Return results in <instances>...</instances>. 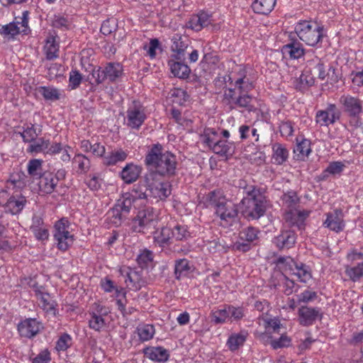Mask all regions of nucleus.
I'll use <instances>...</instances> for the list:
<instances>
[{"instance_id":"1","label":"nucleus","mask_w":363,"mask_h":363,"mask_svg":"<svg viewBox=\"0 0 363 363\" xmlns=\"http://www.w3.org/2000/svg\"><path fill=\"white\" fill-rule=\"evenodd\" d=\"M145 164L161 176L171 177L176 174V156L169 151L163 152V147L160 143L151 147L145 156Z\"/></svg>"},{"instance_id":"2","label":"nucleus","mask_w":363,"mask_h":363,"mask_svg":"<svg viewBox=\"0 0 363 363\" xmlns=\"http://www.w3.org/2000/svg\"><path fill=\"white\" fill-rule=\"evenodd\" d=\"M246 196L242 199L243 215L248 219L257 220L265 214L269 206L267 197L254 186L245 187Z\"/></svg>"},{"instance_id":"3","label":"nucleus","mask_w":363,"mask_h":363,"mask_svg":"<svg viewBox=\"0 0 363 363\" xmlns=\"http://www.w3.org/2000/svg\"><path fill=\"white\" fill-rule=\"evenodd\" d=\"M211 205L216 208V213L222 220L229 221L238 215L235 205L226 199L220 191H213L208 194Z\"/></svg>"},{"instance_id":"4","label":"nucleus","mask_w":363,"mask_h":363,"mask_svg":"<svg viewBox=\"0 0 363 363\" xmlns=\"http://www.w3.org/2000/svg\"><path fill=\"white\" fill-rule=\"evenodd\" d=\"M69 228L70 223L66 218H62L55 223L53 238L57 247L61 251L67 250L74 242V235L71 233Z\"/></svg>"},{"instance_id":"5","label":"nucleus","mask_w":363,"mask_h":363,"mask_svg":"<svg viewBox=\"0 0 363 363\" xmlns=\"http://www.w3.org/2000/svg\"><path fill=\"white\" fill-rule=\"evenodd\" d=\"M295 31L302 41L311 46L315 45L323 37V28L315 23L299 22L295 27Z\"/></svg>"},{"instance_id":"6","label":"nucleus","mask_w":363,"mask_h":363,"mask_svg":"<svg viewBox=\"0 0 363 363\" xmlns=\"http://www.w3.org/2000/svg\"><path fill=\"white\" fill-rule=\"evenodd\" d=\"M253 99L248 94L238 93L235 89L228 88L224 90L223 101L230 109L243 108L252 111L255 109L252 104Z\"/></svg>"},{"instance_id":"7","label":"nucleus","mask_w":363,"mask_h":363,"mask_svg":"<svg viewBox=\"0 0 363 363\" xmlns=\"http://www.w3.org/2000/svg\"><path fill=\"white\" fill-rule=\"evenodd\" d=\"M346 259L350 264L345 266V274L353 282L358 281L363 277V252L352 249L347 253Z\"/></svg>"},{"instance_id":"8","label":"nucleus","mask_w":363,"mask_h":363,"mask_svg":"<svg viewBox=\"0 0 363 363\" xmlns=\"http://www.w3.org/2000/svg\"><path fill=\"white\" fill-rule=\"evenodd\" d=\"M224 80L225 82H230V84L234 80V89L238 93L248 94L255 87L254 81L250 77L247 69L242 66L238 67V69L234 72L233 77L227 75L224 77Z\"/></svg>"},{"instance_id":"9","label":"nucleus","mask_w":363,"mask_h":363,"mask_svg":"<svg viewBox=\"0 0 363 363\" xmlns=\"http://www.w3.org/2000/svg\"><path fill=\"white\" fill-rule=\"evenodd\" d=\"M335 70V68L332 66L326 70L323 61L316 56L306 61V72L313 74L315 77H317L320 80H325L328 77L331 83L337 82Z\"/></svg>"},{"instance_id":"10","label":"nucleus","mask_w":363,"mask_h":363,"mask_svg":"<svg viewBox=\"0 0 363 363\" xmlns=\"http://www.w3.org/2000/svg\"><path fill=\"white\" fill-rule=\"evenodd\" d=\"M123 67L121 64L117 62H109L102 68L97 67L93 69L91 72L92 78L96 84H100L108 79L113 82L121 76Z\"/></svg>"},{"instance_id":"11","label":"nucleus","mask_w":363,"mask_h":363,"mask_svg":"<svg viewBox=\"0 0 363 363\" xmlns=\"http://www.w3.org/2000/svg\"><path fill=\"white\" fill-rule=\"evenodd\" d=\"M125 118L128 127L138 130L147 118L145 108L140 101H133L127 109Z\"/></svg>"},{"instance_id":"12","label":"nucleus","mask_w":363,"mask_h":363,"mask_svg":"<svg viewBox=\"0 0 363 363\" xmlns=\"http://www.w3.org/2000/svg\"><path fill=\"white\" fill-rule=\"evenodd\" d=\"M156 223V215L153 209L147 208L138 211L133 220V229L135 232L145 233L150 229L155 228Z\"/></svg>"},{"instance_id":"13","label":"nucleus","mask_w":363,"mask_h":363,"mask_svg":"<svg viewBox=\"0 0 363 363\" xmlns=\"http://www.w3.org/2000/svg\"><path fill=\"white\" fill-rule=\"evenodd\" d=\"M340 103L342 106L344 111L350 118L356 119L355 126H359L360 123L358 118L363 111L362 101L351 95H342L340 98Z\"/></svg>"},{"instance_id":"14","label":"nucleus","mask_w":363,"mask_h":363,"mask_svg":"<svg viewBox=\"0 0 363 363\" xmlns=\"http://www.w3.org/2000/svg\"><path fill=\"white\" fill-rule=\"evenodd\" d=\"M341 111L334 104L327 105L325 110H319L315 114V122L321 126H328L340 119Z\"/></svg>"},{"instance_id":"15","label":"nucleus","mask_w":363,"mask_h":363,"mask_svg":"<svg viewBox=\"0 0 363 363\" xmlns=\"http://www.w3.org/2000/svg\"><path fill=\"white\" fill-rule=\"evenodd\" d=\"M133 191L135 192V195L125 194L122 198L119 199L115 204L126 218L129 215L135 199H143L147 198L146 193L143 192L141 190L138 191V189H134Z\"/></svg>"},{"instance_id":"16","label":"nucleus","mask_w":363,"mask_h":363,"mask_svg":"<svg viewBox=\"0 0 363 363\" xmlns=\"http://www.w3.org/2000/svg\"><path fill=\"white\" fill-rule=\"evenodd\" d=\"M326 219L323 225L325 228H329L335 233L342 231L345 227L343 218V213L340 209H335L332 212L325 214Z\"/></svg>"},{"instance_id":"17","label":"nucleus","mask_w":363,"mask_h":363,"mask_svg":"<svg viewBox=\"0 0 363 363\" xmlns=\"http://www.w3.org/2000/svg\"><path fill=\"white\" fill-rule=\"evenodd\" d=\"M40 307L48 314L55 316L57 313V303L50 295L43 291L41 287H36L34 290Z\"/></svg>"},{"instance_id":"18","label":"nucleus","mask_w":363,"mask_h":363,"mask_svg":"<svg viewBox=\"0 0 363 363\" xmlns=\"http://www.w3.org/2000/svg\"><path fill=\"white\" fill-rule=\"evenodd\" d=\"M310 211L290 209L285 214L284 219L291 227H296L298 230L304 229L305 220L308 217Z\"/></svg>"},{"instance_id":"19","label":"nucleus","mask_w":363,"mask_h":363,"mask_svg":"<svg viewBox=\"0 0 363 363\" xmlns=\"http://www.w3.org/2000/svg\"><path fill=\"white\" fill-rule=\"evenodd\" d=\"M30 230L38 240L44 241L49 238L48 225L40 215H33Z\"/></svg>"},{"instance_id":"20","label":"nucleus","mask_w":363,"mask_h":363,"mask_svg":"<svg viewBox=\"0 0 363 363\" xmlns=\"http://www.w3.org/2000/svg\"><path fill=\"white\" fill-rule=\"evenodd\" d=\"M43 328L42 323L35 318H27L18 325V330L22 337L31 338Z\"/></svg>"},{"instance_id":"21","label":"nucleus","mask_w":363,"mask_h":363,"mask_svg":"<svg viewBox=\"0 0 363 363\" xmlns=\"http://www.w3.org/2000/svg\"><path fill=\"white\" fill-rule=\"evenodd\" d=\"M145 192L147 196H150L163 200L170 195L171 186L167 182H153L148 185V188Z\"/></svg>"},{"instance_id":"22","label":"nucleus","mask_w":363,"mask_h":363,"mask_svg":"<svg viewBox=\"0 0 363 363\" xmlns=\"http://www.w3.org/2000/svg\"><path fill=\"white\" fill-rule=\"evenodd\" d=\"M298 320L301 325L309 326L318 319L321 318L320 309L308 306H301L298 311Z\"/></svg>"},{"instance_id":"23","label":"nucleus","mask_w":363,"mask_h":363,"mask_svg":"<svg viewBox=\"0 0 363 363\" xmlns=\"http://www.w3.org/2000/svg\"><path fill=\"white\" fill-rule=\"evenodd\" d=\"M172 50L174 54L172 57L176 60L184 61L185 60L186 51L189 48L188 40L181 35L176 34L173 36Z\"/></svg>"},{"instance_id":"24","label":"nucleus","mask_w":363,"mask_h":363,"mask_svg":"<svg viewBox=\"0 0 363 363\" xmlns=\"http://www.w3.org/2000/svg\"><path fill=\"white\" fill-rule=\"evenodd\" d=\"M212 16L206 12H200L192 16L186 23V27L194 31H200L212 22Z\"/></svg>"},{"instance_id":"25","label":"nucleus","mask_w":363,"mask_h":363,"mask_svg":"<svg viewBox=\"0 0 363 363\" xmlns=\"http://www.w3.org/2000/svg\"><path fill=\"white\" fill-rule=\"evenodd\" d=\"M296 235L293 230H283L279 235L274 237L273 243L279 249H289L292 247L296 243Z\"/></svg>"},{"instance_id":"26","label":"nucleus","mask_w":363,"mask_h":363,"mask_svg":"<svg viewBox=\"0 0 363 363\" xmlns=\"http://www.w3.org/2000/svg\"><path fill=\"white\" fill-rule=\"evenodd\" d=\"M38 179L39 190L43 194L52 193L57 185L53 172H45Z\"/></svg>"},{"instance_id":"27","label":"nucleus","mask_w":363,"mask_h":363,"mask_svg":"<svg viewBox=\"0 0 363 363\" xmlns=\"http://www.w3.org/2000/svg\"><path fill=\"white\" fill-rule=\"evenodd\" d=\"M142 168L133 163L127 164L121 170L120 175L125 184L135 182L141 174Z\"/></svg>"},{"instance_id":"28","label":"nucleus","mask_w":363,"mask_h":363,"mask_svg":"<svg viewBox=\"0 0 363 363\" xmlns=\"http://www.w3.org/2000/svg\"><path fill=\"white\" fill-rule=\"evenodd\" d=\"M27 200L23 196H11L9 200L5 203L6 212L11 213L13 215L19 213L25 207Z\"/></svg>"},{"instance_id":"29","label":"nucleus","mask_w":363,"mask_h":363,"mask_svg":"<svg viewBox=\"0 0 363 363\" xmlns=\"http://www.w3.org/2000/svg\"><path fill=\"white\" fill-rule=\"evenodd\" d=\"M168 65L169 66L171 72L174 77L181 79H186L189 77L191 69L187 65L184 64L183 61H175L174 58L170 59L168 61Z\"/></svg>"},{"instance_id":"30","label":"nucleus","mask_w":363,"mask_h":363,"mask_svg":"<svg viewBox=\"0 0 363 363\" xmlns=\"http://www.w3.org/2000/svg\"><path fill=\"white\" fill-rule=\"evenodd\" d=\"M128 152L122 148H116L104 157L103 162L106 166H113L122 162L128 157Z\"/></svg>"},{"instance_id":"31","label":"nucleus","mask_w":363,"mask_h":363,"mask_svg":"<svg viewBox=\"0 0 363 363\" xmlns=\"http://www.w3.org/2000/svg\"><path fill=\"white\" fill-rule=\"evenodd\" d=\"M22 182L19 179L13 178L12 176L6 182L5 189L0 190V206H5L6 202L9 200L10 191L16 187H20Z\"/></svg>"},{"instance_id":"32","label":"nucleus","mask_w":363,"mask_h":363,"mask_svg":"<svg viewBox=\"0 0 363 363\" xmlns=\"http://www.w3.org/2000/svg\"><path fill=\"white\" fill-rule=\"evenodd\" d=\"M145 354L149 359L156 362H166L169 358L168 351L162 347H148L145 350Z\"/></svg>"},{"instance_id":"33","label":"nucleus","mask_w":363,"mask_h":363,"mask_svg":"<svg viewBox=\"0 0 363 363\" xmlns=\"http://www.w3.org/2000/svg\"><path fill=\"white\" fill-rule=\"evenodd\" d=\"M276 2L277 0H255L252 9L257 13L267 15L272 11Z\"/></svg>"},{"instance_id":"34","label":"nucleus","mask_w":363,"mask_h":363,"mask_svg":"<svg viewBox=\"0 0 363 363\" xmlns=\"http://www.w3.org/2000/svg\"><path fill=\"white\" fill-rule=\"evenodd\" d=\"M273 155L272 160L277 164H284L289 157V150L286 147L280 143H275L272 147Z\"/></svg>"},{"instance_id":"35","label":"nucleus","mask_w":363,"mask_h":363,"mask_svg":"<svg viewBox=\"0 0 363 363\" xmlns=\"http://www.w3.org/2000/svg\"><path fill=\"white\" fill-rule=\"evenodd\" d=\"M282 52L291 59H298L304 55V50L299 43H291L283 46Z\"/></svg>"},{"instance_id":"36","label":"nucleus","mask_w":363,"mask_h":363,"mask_svg":"<svg viewBox=\"0 0 363 363\" xmlns=\"http://www.w3.org/2000/svg\"><path fill=\"white\" fill-rule=\"evenodd\" d=\"M247 336V333L245 331L231 334L227 341V345L230 350L235 351L238 350L246 341Z\"/></svg>"},{"instance_id":"37","label":"nucleus","mask_w":363,"mask_h":363,"mask_svg":"<svg viewBox=\"0 0 363 363\" xmlns=\"http://www.w3.org/2000/svg\"><path fill=\"white\" fill-rule=\"evenodd\" d=\"M46 59L52 60L58 57L59 44L53 36L49 37L44 47Z\"/></svg>"},{"instance_id":"38","label":"nucleus","mask_w":363,"mask_h":363,"mask_svg":"<svg viewBox=\"0 0 363 363\" xmlns=\"http://www.w3.org/2000/svg\"><path fill=\"white\" fill-rule=\"evenodd\" d=\"M311 152V141L307 139H303L298 142L294 150V152L298 160H303L308 157Z\"/></svg>"},{"instance_id":"39","label":"nucleus","mask_w":363,"mask_h":363,"mask_svg":"<svg viewBox=\"0 0 363 363\" xmlns=\"http://www.w3.org/2000/svg\"><path fill=\"white\" fill-rule=\"evenodd\" d=\"M36 90L47 101H55L60 99L61 94L57 88L52 86H39Z\"/></svg>"},{"instance_id":"40","label":"nucleus","mask_w":363,"mask_h":363,"mask_svg":"<svg viewBox=\"0 0 363 363\" xmlns=\"http://www.w3.org/2000/svg\"><path fill=\"white\" fill-rule=\"evenodd\" d=\"M154 238L155 241L161 247L168 245L169 240L172 238V228L168 227L162 228L160 231L155 233Z\"/></svg>"},{"instance_id":"41","label":"nucleus","mask_w":363,"mask_h":363,"mask_svg":"<svg viewBox=\"0 0 363 363\" xmlns=\"http://www.w3.org/2000/svg\"><path fill=\"white\" fill-rule=\"evenodd\" d=\"M231 147L232 144L228 143L227 140L218 139L211 150L217 155L225 156L233 153V151H231Z\"/></svg>"},{"instance_id":"42","label":"nucleus","mask_w":363,"mask_h":363,"mask_svg":"<svg viewBox=\"0 0 363 363\" xmlns=\"http://www.w3.org/2000/svg\"><path fill=\"white\" fill-rule=\"evenodd\" d=\"M292 274L296 275L303 283H306L312 277L309 267L302 262L298 263L297 269L294 270Z\"/></svg>"},{"instance_id":"43","label":"nucleus","mask_w":363,"mask_h":363,"mask_svg":"<svg viewBox=\"0 0 363 363\" xmlns=\"http://www.w3.org/2000/svg\"><path fill=\"white\" fill-rule=\"evenodd\" d=\"M201 138L203 143L211 150L218 139V135L213 128H207L204 130L203 133L201 135Z\"/></svg>"},{"instance_id":"44","label":"nucleus","mask_w":363,"mask_h":363,"mask_svg":"<svg viewBox=\"0 0 363 363\" xmlns=\"http://www.w3.org/2000/svg\"><path fill=\"white\" fill-rule=\"evenodd\" d=\"M276 263L284 271H289L291 274L294 269H297L298 264L291 257H279L277 258Z\"/></svg>"},{"instance_id":"45","label":"nucleus","mask_w":363,"mask_h":363,"mask_svg":"<svg viewBox=\"0 0 363 363\" xmlns=\"http://www.w3.org/2000/svg\"><path fill=\"white\" fill-rule=\"evenodd\" d=\"M28 172L33 179H38L43 174L41 160L37 159L30 160L28 164Z\"/></svg>"},{"instance_id":"46","label":"nucleus","mask_w":363,"mask_h":363,"mask_svg":"<svg viewBox=\"0 0 363 363\" xmlns=\"http://www.w3.org/2000/svg\"><path fill=\"white\" fill-rule=\"evenodd\" d=\"M259 230L253 227H248L240 233V240L252 243L258 239Z\"/></svg>"},{"instance_id":"47","label":"nucleus","mask_w":363,"mask_h":363,"mask_svg":"<svg viewBox=\"0 0 363 363\" xmlns=\"http://www.w3.org/2000/svg\"><path fill=\"white\" fill-rule=\"evenodd\" d=\"M213 321L216 324H221L230 319L228 313V305H225L223 308L218 309L212 313Z\"/></svg>"},{"instance_id":"48","label":"nucleus","mask_w":363,"mask_h":363,"mask_svg":"<svg viewBox=\"0 0 363 363\" xmlns=\"http://www.w3.org/2000/svg\"><path fill=\"white\" fill-rule=\"evenodd\" d=\"M73 163L77 164L78 171L81 174L88 172L90 167L89 160L82 154H77L73 158Z\"/></svg>"},{"instance_id":"49","label":"nucleus","mask_w":363,"mask_h":363,"mask_svg":"<svg viewBox=\"0 0 363 363\" xmlns=\"http://www.w3.org/2000/svg\"><path fill=\"white\" fill-rule=\"evenodd\" d=\"M126 274L127 279H125V282H129L135 290L140 289L142 282L140 274L138 272L130 269H128ZM127 285L129 286L128 284H127Z\"/></svg>"},{"instance_id":"50","label":"nucleus","mask_w":363,"mask_h":363,"mask_svg":"<svg viewBox=\"0 0 363 363\" xmlns=\"http://www.w3.org/2000/svg\"><path fill=\"white\" fill-rule=\"evenodd\" d=\"M28 16L29 12L24 11L22 13V16L21 17H16L14 21L18 24L21 33L24 35H28L30 31L28 26Z\"/></svg>"},{"instance_id":"51","label":"nucleus","mask_w":363,"mask_h":363,"mask_svg":"<svg viewBox=\"0 0 363 363\" xmlns=\"http://www.w3.org/2000/svg\"><path fill=\"white\" fill-rule=\"evenodd\" d=\"M281 199L284 205L290 209H295L296 206L299 202V198L294 191L284 194Z\"/></svg>"},{"instance_id":"52","label":"nucleus","mask_w":363,"mask_h":363,"mask_svg":"<svg viewBox=\"0 0 363 363\" xmlns=\"http://www.w3.org/2000/svg\"><path fill=\"white\" fill-rule=\"evenodd\" d=\"M41 130H39V133H37L34 125L30 124L26 128H24L23 131L20 133V134L25 143H31L37 138Z\"/></svg>"},{"instance_id":"53","label":"nucleus","mask_w":363,"mask_h":363,"mask_svg":"<svg viewBox=\"0 0 363 363\" xmlns=\"http://www.w3.org/2000/svg\"><path fill=\"white\" fill-rule=\"evenodd\" d=\"M153 260L152 252L145 249L138 255L137 262L141 268H146Z\"/></svg>"},{"instance_id":"54","label":"nucleus","mask_w":363,"mask_h":363,"mask_svg":"<svg viewBox=\"0 0 363 363\" xmlns=\"http://www.w3.org/2000/svg\"><path fill=\"white\" fill-rule=\"evenodd\" d=\"M155 328L152 325H144L138 328V334L142 341H147L153 337Z\"/></svg>"},{"instance_id":"55","label":"nucleus","mask_w":363,"mask_h":363,"mask_svg":"<svg viewBox=\"0 0 363 363\" xmlns=\"http://www.w3.org/2000/svg\"><path fill=\"white\" fill-rule=\"evenodd\" d=\"M172 230V238H174L177 240H186L190 237V233L186 225H177Z\"/></svg>"},{"instance_id":"56","label":"nucleus","mask_w":363,"mask_h":363,"mask_svg":"<svg viewBox=\"0 0 363 363\" xmlns=\"http://www.w3.org/2000/svg\"><path fill=\"white\" fill-rule=\"evenodd\" d=\"M189 262L186 259L176 260L174 264V274L177 279H179L183 272L189 270Z\"/></svg>"},{"instance_id":"57","label":"nucleus","mask_w":363,"mask_h":363,"mask_svg":"<svg viewBox=\"0 0 363 363\" xmlns=\"http://www.w3.org/2000/svg\"><path fill=\"white\" fill-rule=\"evenodd\" d=\"M0 33L4 36L10 35L14 37L21 33V32L18 24L13 21L5 26H2L0 28Z\"/></svg>"},{"instance_id":"58","label":"nucleus","mask_w":363,"mask_h":363,"mask_svg":"<svg viewBox=\"0 0 363 363\" xmlns=\"http://www.w3.org/2000/svg\"><path fill=\"white\" fill-rule=\"evenodd\" d=\"M72 345V337L67 333L62 334L57 340L55 348L57 351H65Z\"/></svg>"},{"instance_id":"59","label":"nucleus","mask_w":363,"mask_h":363,"mask_svg":"<svg viewBox=\"0 0 363 363\" xmlns=\"http://www.w3.org/2000/svg\"><path fill=\"white\" fill-rule=\"evenodd\" d=\"M105 325L104 319L101 315L92 313L89 321V325L91 329L99 331Z\"/></svg>"},{"instance_id":"60","label":"nucleus","mask_w":363,"mask_h":363,"mask_svg":"<svg viewBox=\"0 0 363 363\" xmlns=\"http://www.w3.org/2000/svg\"><path fill=\"white\" fill-rule=\"evenodd\" d=\"M49 144L50 141L48 140H45L43 138H40L37 142L31 144L29 146V150L32 152H44L46 154V150Z\"/></svg>"},{"instance_id":"61","label":"nucleus","mask_w":363,"mask_h":363,"mask_svg":"<svg viewBox=\"0 0 363 363\" xmlns=\"http://www.w3.org/2000/svg\"><path fill=\"white\" fill-rule=\"evenodd\" d=\"M108 214L111 222L116 225H120L122 221L127 218L116 205L109 211Z\"/></svg>"},{"instance_id":"62","label":"nucleus","mask_w":363,"mask_h":363,"mask_svg":"<svg viewBox=\"0 0 363 363\" xmlns=\"http://www.w3.org/2000/svg\"><path fill=\"white\" fill-rule=\"evenodd\" d=\"M291 344V338L286 335H281L279 339L272 340L270 345L273 349L277 350L289 347Z\"/></svg>"},{"instance_id":"63","label":"nucleus","mask_w":363,"mask_h":363,"mask_svg":"<svg viewBox=\"0 0 363 363\" xmlns=\"http://www.w3.org/2000/svg\"><path fill=\"white\" fill-rule=\"evenodd\" d=\"M82 80V74L77 70H72L69 72V86L71 87L72 89H75L80 85Z\"/></svg>"},{"instance_id":"64","label":"nucleus","mask_w":363,"mask_h":363,"mask_svg":"<svg viewBox=\"0 0 363 363\" xmlns=\"http://www.w3.org/2000/svg\"><path fill=\"white\" fill-rule=\"evenodd\" d=\"M317 293L309 290H306L297 295V302L307 303L315 300L317 298Z\"/></svg>"}]
</instances>
